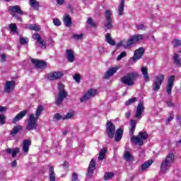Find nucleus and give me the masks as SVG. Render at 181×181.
<instances>
[{"label":"nucleus","mask_w":181,"mask_h":181,"mask_svg":"<svg viewBox=\"0 0 181 181\" xmlns=\"http://www.w3.org/2000/svg\"><path fill=\"white\" fill-rule=\"evenodd\" d=\"M140 40H144V35L142 34H137L135 35H133L130 37V39L127 40H122L119 42L117 44V47H124V49H127L132 45H135L136 43H138L140 42Z\"/></svg>","instance_id":"f257e3e1"},{"label":"nucleus","mask_w":181,"mask_h":181,"mask_svg":"<svg viewBox=\"0 0 181 181\" xmlns=\"http://www.w3.org/2000/svg\"><path fill=\"white\" fill-rule=\"evenodd\" d=\"M138 78V73L137 72H131L125 75L121 78L122 83L123 84H126V86H134L135 84V80Z\"/></svg>","instance_id":"f03ea898"},{"label":"nucleus","mask_w":181,"mask_h":181,"mask_svg":"<svg viewBox=\"0 0 181 181\" xmlns=\"http://www.w3.org/2000/svg\"><path fill=\"white\" fill-rule=\"evenodd\" d=\"M175 160V155L173 153H170L167 156L166 159L163 160L161 166H160V170L163 172V173H166V170L170 168L172 163H173Z\"/></svg>","instance_id":"7ed1b4c3"},{"label":"nucleus","mask_w":181,"mask_h":181,"mask_svg":"<svg viewBox=\"0 0 181 181\" xmlns=\"http://www.w3.org/2000/svg\"><path fill=\"white\" fill-rule=\"evenodd\" d=\"M165 81V75L160 74L158 75L154 76V80L152 84V91H159L160 90V86L162 83Z\"/></svg>","instance_id":"20e7f679"},{"label":"nucleus","mask_w":181,"mask_h":181,"mask_svg":"<svg viewBox=\"0 0 181 181\" xmlns=\"http://www.w3.org/2000/svg\"><path fill=\"white\" fill-rule=\"evenodd\" d=\"M58 90L59 93L55 104L60 105L64 99L67 98V92L64 90V85L63 83L58 84Z\"/></svg>","instance_id":"39448f33"},{"label":"nucleus","mask_w":181,"mask_h":181,"mask_svg":"<svg viewBox=\"0 0 181 181\" xmlns=\"http://www.w3.org/2000/svg\"><path fill=\"white\" fill-rule=\"evenodd\" d=\"M105 21L104 22V26L109 30L112 29V11L110 10H106L105 12Z\"/></svg>","instance_id":"423d86ee"},{"label":"nucleus","mask_w":181,"mask_h":181,"mask_svg":"<svg viewBox=\"0 0 181 181\" xmlns=\"http://www.w3.org/2000/svg\"><path fill=\"white\" fill-rule=\"evenodd\" d=\"M38 119H39L35 117V115H30L28 116V122L26 127V129H28V131H32V129H36V128H37V123Z\"/></svg>","instance_id":"0eeeda50"},{"label":"nucleus","mask_w":181,"mask_h":181,"mask_svg":"<svg viewBox=\"0 0 181 181\" xmlns=\"http://www.w3.org/2000/svg\"><path fill=\"white\" fill-rule=\"evenodd\" d=\"M63 76L64 74L62 71H54L49 73L45 77L47 80H49V81H54L56 80H59Z\"/></svg>","instance_id":"6e6552de"},{"label":"nucleus","mask_w":181,"mask_h":181,"mask_svg":"<svg viewBox=\"0 0 181 181\" xmlns=\"http://www.w3.org/2000/svg\"><path fill=\"white\" fill-rule=\"evenodd\" d=\"M106 132L108 138L110 139L114 138V135H115V125L110 121L107 122L106 124Z\"/></svg>","instance_id":"1a4fd4ad"},{"label":"nucleus","mask_w":181,"mask_h":181,"mask_svg":"<svg viewBox=\"0 0 181 181\" xmlns=\"http://www.w3.org/2000/svg\"><path fill=\"white\" fill-rule=\"evenodd\" d=\"M144 111H145V106L144 105V101H141L137 105L134 118L141 119L144 117Z\"/></svg>","instance_id":"9d476101"},{"label":"nucleus","mask_w":181,"mask_h":181,"mask_svg":"<svg viewBox=\"0 0 181 181\" xmlns=\"http://www.w3.org/2000/svg\"><path fill=\"white\" fill-rule=\"evenodd\" d=\"M16 86V81L14 80L12 81H6L4 85V93H7L8 94L12 93L13 90H15V86Z\"/></svg>","instance_id":"9b49d317"},{"label":"nucleus","mask_w":181,"mask_h":181,"mask_svg":"<svg viewBox=\"0 0 181 181\" xmlns=\"http://www.w3.org/2000/svg\"><path fill=\"white\" fill-rule=\"evenodd\" d=\"M97 94H98L97 90L90 89L83 97L81 98L80 101L81 103H84L85 101H87V100L93 98V97H95V95H97Z\"/></svg>","instance_id":"f8f14e48"},{"label":"nucleus","mask_w":181,"mask_h":181,"mask_svg":"<svg viewBox=\"0 0 181 181\" xmlns=\"http://www.w3.org/2000/svg\"><path fill=\"white\" fill-rule=\"evenodd\" d=\"M176 76L175 75L170 76L168 78L167 87H166V93L170 95L172 94V89L173 88V85L175 84V80Z\"/></svg>","instance_id":"ddd939ff"},{"label":"nucleus","mask_w":181,"mask_h":181,"mask_svg":"<svg viewBox=\"0 0 181 181\" xmlns=\"http://www.w3.org/2000/svg\"><path fill=\"white\" fill-rule=\"evenodd\" d=\"M145 53V49L144 47H140L134 51V54L133 56V60L134 62H136L137 60H139Z\"/></svg>","instance_id":"4468645a"},{"label":"nucleus","mask_w":181,"mask_h":181,"mask_svg":"<svg viewBox=\"0 0 181 181\" xmlns=\"http://www.w3.org/2000/svg\"><path fill=\"white\" fill-rule=\"evenodd\" d=\"M118 70H119V66H115L109 69L105 74L104 78L105 80H108V78H110V77H112Z\"/></svg>","instance_id":"2eb2a0df"},{"label":"nucleus","mask_w":181,"mask_h":181,"mask_svg":"<svg viewBox=\"0 0 181 181\" xmlns=\"http://www.w3.org/2000/svg\"><path fill=\"white\" fill-rule=\"evenodd\" d=\"M31 62L33 64H35L37 69H45L47 66V64L45 61H40L36 59H32Z\"/></svg>","instance_id":"dca6fc26"},{"label":"nucleus","mask_w":181,"mask_h":181,"mask_svg":"<svg viewBox=\"0 0 181 181\" xmlns=\"http://www.w3.org/2000/svg\"><path fill=\"white\" fill-rule=\"evenodd\" d=\"M33 38H34V40H36L37 43H39L41 49H45L46 47V42H45V40L40 37V35L34 34L33 35Z\"/></svg>","instance_id":"f3484780"},{"label":"nucleus","mask_w":181,"mask_h":181,"mask_svg":"<svg viewBox=\"0 0 181 181\" xmlns=\"http://www.w3.org/2000/svg\"><path fill=\"white\" fill-rule=\"evenodd\" d=\"M9 9L13 13V16H16L17 13L18 15H23V11H22V9L21 8V6L16 5V6H9Z\"/></svg>","instance_id":"a211bd4d"},{"label":"nucleus","mask_w":181,"mask_h":181,"mask_svg":"<svg viewBox=\"0 0 181 181\" xmlns=\"http://www.w3.org/2000/svg\"><path fill=\"white\" fill-rule=\"evenodd\" d=\"M28 114V110H25L20 112L11 121V124H16L18 121H21Z\"/></svg>","instance_id":"6ab92c4d"},{"label":"nucleus","mask_w":181,"mask_h":181,"mask_svg":"<svg viewBox=\"0 0 181 181\" xmlns=\"http://www.w3.org/2000/svg\"><path fill=\"white\" fill-rule=\"evenodd\" d=\"M66 59L69 63L75 62L76 57L74 56V52H73L72 49H66Z\"/></svg>","instance_id":"aec40b11"},{"label":"nucleus","mask_w":181,"mask_h":181,"mask_svg":"<svg viewBox=\"0 0 181 181\" xmlns=\"http://www.w3.org/2000/svg\"><path fill=\"white\" fill-rule=\"evenodd\" d=\"M131 141L136 145H139V146H142V145H144V140H142V139H141L139 136H133L131 138Z\"/></svg>","instance_id":"412c9836"},{"label":"nucleus","mask_w":181,"mask_h":181,"mask_svg":"<svg viewBox=\"0 0 181 181\" xmlns=\"http://www.w3.org/2000/svg\"><path fill=\"white\" fill-rule=\"evenodd\" d=\"M141 70L144 81H146V83L151 81V78H149V75H148V68H146V66H143Z\"/></svg>","instance_id":"4be33fe9"},{"label":"nucleus","mask_w":181,"mask_h":181,"mask_svg":"<svg viewBox=\"0 0 181 181\" xmlns=\"http://www.w3.org/2000/svg\"><path fill=\"white\" fill-rule=\"evenodd\" d=\"M32 142L30 139H25L23 143V152L28 153L29 152V147Z\"/></svg>","instance_id":"5701e85b"},{"label":"nucleus","mask_w":181,"mask_h":181,"mask_svg":"<svg viewBox=\"0 0 181 181\" xmlns=\"http://www.w3.org/2000/svg\"><path fill=\"white\" fill-rule=\"evenodd\" d=\"M94 170H95V161L92 159L88 167V176H91V175L94 173Z\"/></svg>","instance_id":"b1692460"},{"label":"nucleus","mask_w":181,"mask_h":181,"mask_svg":"<svg viewBox=\"0 0 181 181\" xmlns=\"http://www.w3.org/2000/svg\"><path fill=\"white\" fill-rule=\"evenodd\" d=\"M124 134V130L122 129L119 128L116 131L115 136V140L116 142H119V140L122 139V135Z\"/></svg>","instance_id":"393cba45"},{"label":"nucleus","mask_w":181,"mask_h":181,"mask_svg":"<svg viewBox=\"0 0 181 181\" xmlns=\"http://www.w3.org/2000/svg\"><path fill=\"white\" fill-rule=\"evenodd\" d=\"M135 128H136V121L130 120V128H129V135L131 136H134V132H135Z\"/></svg>","instance_id":"a878e982"},{"label":"nucleus","mask_w":181,"mask_h":181,"mask_svg":"<svg viewBox=\"0 0 181 181\" xmlns=\"http://www.w3.org/2000/svg\"><path fill=\"white\" fill-rule=\"evenodd\" d=\"M125 6V1L121 0L120 4L118 6V14L119 16H122V14L124 13V8Z\"/></svg>","instance_id":"bb28decb"},{"label":"nucleus","mask_w":181,"mask_h":181,"mask_svg":"<svg viewBox=\"0 0 181 181\" xmlns=\"http://www.w3.org/2000/svg\"><path fill=\"white\" fill-rule=\"evenodd\" d=\"M43 111H45V107L42 105H39L35 111V118L39 119V117L42 115V112H43Z\"/></svg>","instance_id":"cd10ccee"},{"label":"nucleus","mask_w":181,"mask_h":181,"mask_svg":"<svg viewBox=\"0 0 181 181\" xmlns=\"http://www.w3.org/2000/svg\"><path fill=\"white\" fill-rule=\"evenodd\" d=\"M6 152L10 155L11 154L13 158H15V156L19 153V148H7Z\"/></svg>","instance_id":"c85d7f7f"},{"label":"nucleus","mask_w":181,"mask_h":181,"mask_svg":"<svg viewBox=\"0 0 181 181\" xmlns=\"http://www.w3.org/2000/svg\"><path fill=\"white\" fill-rule=\"evenodd\" d=\"M20 131H22V126L17 125L14 127L11 132V136H15V135H17Z\"/></svg>","instance_id":"c756f323"},{"label":"nucleus","mask_w":181,"mask_h":181,"mask_svg":"<svg viewBox=\"0 0 181 181\" xmlns=\"http://www.w3.org/2000/svg\"><path fill=\"white\" fill-rule=\"evenodd\" d=\"M105 40L110 46H115V41L111 37V34L107 33L105 35Z\"/></svg>","instance_id":"7c9ffc66"},{"label":"nucleus","mask_w":181,"mask_h":181,"mask_svg":"<svg viewBox=\"0 0 181 181\" xmlns=\"http://www.w3.org/2000/svg\"><path fill=\"white\" fill-rule=\"evenodd\" d=\"M64 23L65 26H66V28H70L72 23L71 17H70V16L69 15L65 16V17L64 18Z\"/></svg>","instance_id":"2f4dec72"},{"label":"nucleus","mask_w":181,"mask_h":181,"mask_svg":"<svg viewBox=\"0 0 181 181\" xmlns=\"http://www.w3.org/2000/svg\"><path fill=\"white\" fill-rule=\"evenodd\" d=\"M108 150L107 148H103L100 151H99V156H98V160H103L104 158H105V153H107V151Z\"/></svg>","instance_id":"473e14b6"},{"label":"nucleus","mask_w":181,"mask_h":181,"mask_svg":"<svg viewBox=\"0 0 181 181\" xmlns=\"http://www.w3.org/2000/svg\"><path fill=\"white\" fill-rule=\"evenodd\" d=\"M29 4L31 8H33L35 11H37L39 9V1H37L36 0H29Z\"/></svg>","instance_id":"72a5a7b5"},{"label":"nucleus","mask_w":181,"mask_h":181,"mask_svg":"<svg viewBox=\"0 0 181 181\" xmlns=\"http://www.w3.org/2000/svg\"><path fill=\"white\" fill-rule=\"evenodd\" d=\"M179 54H175L173 57V61L174 64L177 66L178 67H180L181 66V59L180 58Z\"/></svg>","instance_id":"f704fd0d"},{"label":"nucleus","mask_w":181,"mask_h":181,"mask_svg":"<svg viewBox=\"0 0 181 181\" xmlns=\"http://www.w3.org/2000/svg\"><path fill=\"white\" fill-rule=\"evenodd\" d=\"M152 163H153V160H148V161H146L144 164H142V165H141L142 172L146 170V169H148L151 166V165H152Z\"/></svg>","instance_id":"c9c22d12"},{"label":"nucleus","mask_w":181,"mask_h":181,"mask_svg":"<svg viewBox=\"0 0 181 181\" xmlns=\"http://www.w3.org/2000/svg\"><path fill=\"white\" fill-rule=\"evenodd\" d=\"M49 181H56V173H54L53 166L49 168Z\"/></svg>","instance_id":"e433bc0d"},{"label":"nucleus","mask_w":181,"mask_h":181,"mask_svg":"<svg viewBox=\"0 0 181 181\" xmlns=\"http://www.w3.org/2000/svg\"><path fill=\"white\" fill-rule=\"evenodd\" d=\"M25 28L26 29H30V30H35L36 32L40 30V27L35 24L27 25Z\"/></svg>","instance_id":"4c0bfd02"},{"label":"nucleus","mask_w":181,"mask_h":181,"mask_svg":"<svg viewBox=\"0 0 181 181\" xmlns=\"http://www.w3.org/2000/svg\"><path fill=\"white\" fill-rule=\"evenodd\" d=\"M123 157L125 160H127V162H129V160H132V156H131L129 151L124 152Z\"/></svg>","instance_id":"58836bf2"},{"label":"nucleus","mask_w":181,"mask_h":181,"mask_svg":"<svg viewBox=\"0 0 181 181\" xmlns=\"http://www.w3.org/2000/svg\"><path fill=\"white\" fill-rule=\"evenodd\" d=\"M112 177H114V173L108 172L104 175L105 180H110V179H112Z\"/></svg>","instance_id":"ea45409f"},{"label":"nucleus","mask_w":181,"mask_h":181,"mask_svg":"<svg viewBox=\"0 0 181 181\" xmlns=\"http://www.w3.org/2000/svg\"><path fill=\"white\" fill-rule=\"evenodd\" d=\"M138 136L141 138V139H142V141H145V139H148V133L146 132H140Z\"/></svg>","instance_id":"a19ab883"},{"label":"nucleus","mask_w":181,"mask_h":181,"mask_svg":"<svg viewBox=\"0 0 181 181\" xmlns=\"http://www.w3.org/2000/svg\"><path fill=\"white\" fill-rule=\"evenodd\" d=\"M137 98H132L129 99L127 101L125 102V105H131V104H134V103H135L136 101H137Z\"/></svg>","instance_id":"79ce46f5"},{"label":"nucleus","mask_w":181,"mask_h":181,"mask_svg":"<svg viewBox=\"0 0 181 181\" xmlns=\"http://www.w3.org/2000/svg\"><path fill=\"white\" fill-rule=\"evenodd\" d=\"M9 28L13 33H16V30H18V27L13 23L9 25Z\"/></svg>","instance_id":"37998d69"},{"label":"nucleus","mask_w":181,"mask_h":181,"mask_svg":"<svg viewBox=\"0 0 181 181\" xmlns=\"http://www.w3.org/2000/svg\"><path fill=\"white\" fill-rule=\"evenodd\" d=\"M64 116H62L60 114L57 113L54 115V121H60V119H64Z\"/></svg>","instance_id":"c03bdc74"},{"label":"nucleus","mask_w":181,"mask_h":181,"mask_svg":"<svg viewBox=\"0 0 181 181\" xmlns=\"http://www.w3.org/2000/svg\"><path fill=\"white\" fill-rule=\"evenodd\" d=\"M136 28L138 30H146V26L144 24H137Z\"/></svg>","instance_id":"a18cd8bd"},{"label":"nucleus","mask_w":181,"mask_h":181,"mask_svg":"<svg viewBox=\"0 0 181 181\" xmlns=\"http://www.w3.org/2000/svg\"><path fill=\"white\" fill-rule=\"evenodd\" d=\"M74 117V112H68L65 116H64V119H70Z\"/></svg>","instance_id":"49530a36"},{"label":"nucleus","mask_w":181,"mask_h":181,"mask_svg":"<svg viewBox=\"0 0 181 181\" xmlns=\"http://www.w3.org/2000/svg\"><path fill=\"white\" fill-rule=\"evenodd\" d=\"M127 56V52L125 51H123L120 53V54L117 57V60L119 62V60H122Z\"/></svg>","instance_id":"de8ad7c7"},{"label":"nucleus","mask_w":181,"mask_h":181,"mask_svg":"<svg viewBox=\"0 0 181 181\" xmlns=\"http://www.w3.org/2000/svg\"><path fill=\"white\" fill-rule=\"evenodd\" d=\"M87 23L88 25H90L91 28H95V23H94V21H93V18H88Z\"/></svg>","instance_id":"09e8293b"},{"label":"nucleus","mask_w":181,"mask_h":181,"mask_svg":"<svg viewBox=\"0 0 181 181\" xmlns=\"http://www.w3.org/2000/svg\"><path fill=\"white\" fill-rule=\"evenodd\" d=\"M74 80L76 83H80V80H81V76L78 74H76L74 76Z\"/></svg>","instance_id":"8fccbe9b"},{"label":"nucleus","mask_w":181,"mask_h":181,"mask_svg":"<svg viewBox=\"0 0 181 181\" xmlns=\"http://www.w3.org/2000/svg\"><path fill=\"white\" fill-rule=\"evenodd\" d=\"M83 34H80V35H73V39L74 40H80V39H83Z\"/></svg>","instance_id":"3c124183"},{"label":"nucleus","mask_w":181,"mask_h":181,"mask_svg":"<svg viewBox=\"0 0 181 181\" xmlns=\"http://www.w3.org/2000/svg\"><path fill=\"white\" fill-rule=\"evenodd\" d=\"M28 42H29V40L28 38H20L21 45H27Z\"/></svg>","instance_id":"603ef678"},{"label":"nucleus","mask_w":181,"mask_h":181,"mask_svg":"<svg viewBox=\"0 0 181 181\" xmlns=\"http://www.w3.org/2000/svg\"><path fill=\"white\" fill-rule=\"evenodd\" d=\"M6 119V117L4 115H0V124L1 125H4L5 124V121Z\"/></svg>","instance_id":"864d4df0"},{"label":"nucleus","mask_w":181,"mask_h":181,"mask_svg":"<svg viewBox=\"0 0 181 181\" xmlns=\"http://www.w3.org/2000/svg\"><path fill=\"white\" fill-rule=\"evenodd\" d=\"M53 23L55 26H60V25H62V22H60L57 18H54L53 20Z\"/></svg>","instance_id":"5fc2aeb1"},{"label":"nucleus","mask_w":181,"mask_h":181,"mask_svg":"<svg viewBox=\"0 0 181 181\" xmlns=\"http://www.w3.org/2000/svg\"><path fill=\"white\" fill-rule=\"evenodd\" d=\"M78 180V175L76 173H72V181H77Z\"/></svg>","instance_id":"6e6d98bb"},{"label":"nucleus","mask_w":181,"mask_h":181,"mask_svg":"<svg viewBox=\"0 0 181 181\" xmlns=\"http://www.w3.org/2000/svg\"><path fill=\"white\" fill-rule=\"evenodd\" d=\"M0 61L1 62V63H4V62H6V56L5 55V54H2L1 55H0Z\"/></svg>","instance_id":"4d7b16f0"},{"label":"nucleus","mask_w":181,"mask_h":181,"mask_svg":"<svg viewBox=\"0 0 181 181\" xmlns=\"http://www.w3.org/2000/svg\"><path fill=\"white\" fill-rule=\"evenodd\" d=\"M177 46H181V41L179 40H175L174 41V47H177Z\"/></svg>","instance_id":"13d9d810"},{"label":"nucleus","mask_w":181,"mask_h":181,"mask_svg":"<svg viewBox=\"0 0 181 181\" xmlns=\"http://www.w3.org/2000/svg\"><path fill=\"white\" fill-rule=\"evenodd\" d=\"M6 110H8V107L0 105V112H6Z\"/></svg>","instance_id":"bf43d9fd"},{"label":"nucleus","mask_w":181,"mask_h":181,"mask_svg":"<svg viewBox=\"0 0 181 181\" xmlns=\"http://www.w3.org/2000/svg\"><path fill=\"white\" fill-rule=\"evenodd\" d=\"M58 5H63L64 4V0H57Z\"/></svg>","instance_id":"052dcab7"},{"label":"nucleus","mask_w":181,"mask_h":181,"mask_svg":"<svg viewBox=\"0 0 181 181\" xmlns=\"http://www.w3.org/2000/svg\"><path fill=\"white\" fill-rule=\"evenodd\" d=\"M168 107H173V103L170 101H166Z\"/></svg>","instance_id":"680f3d73"},{"label":"nucleus","mask_w":181,"mask_h":181,"mask_svg":"<svg viewBox=\"0 0 181 181\" xmlns=\"http://www.w3.org/2000/svg\"><path fill=\"white\" fill-rule=\"evenodd\" d=\"M172 119H173V117L169 116V117L166 120L167 124H169V122H170V121H172Z\"/></svg>","instance_id":"e2e57ef3"},{"label":"nucleus","mask_w":181,"mask_h":181,"mask_svg":"<svg viewBox=\"0 0 181 181\" xmlns=\"http://www.w3.org/2000/svg\"><path fill=\"white\" fill-rule=\"evenodd\" d=\"M11 168H16V160H13L11 163Z\"/></svg>","instance_id":"0e129e2a"},{"label":"nucleus","mask_w":181,"mask_h":181,"mask_svg":"<svg viewBox=\"0 0 181 181\" xmlns=\"http://www.w3.org/2000/svg\"><path fill=\"white\" fill-rule=\"evenodd\" d=\"M125 117H126V118H127V119L129 118V117H131V112H126Z\"/></svg>","instance_id":"69168bd1"},{"label":"nucleus","mask_w":181,"mask_h":181,"mask_svg":"<svg viewBox=\"0 0 181 181\" xmlns=\"http://www.w3.org/2000/svg\"><path fill=\"white\" fill-rule=\"evenodd\" d=\"M62 166H63L64 168H67V166H69V163H67V161H65V162L63 163Z\"/></svg>","instance_id":"338daca9"},{"label":"nucleus","mask_w":181,"mask_h":181,"mask_svg":"<svg viewBox=\"0 0 181 181\" xmlns=\"http://www.w3.org/2000/svg\"><path fill=\"white\" fill-rule=\"evenodd\" d=\"M177 121H179V122H181V117L180 116H177Z\"/></svg>","instance_id":"774afa93"}]
</instances>
